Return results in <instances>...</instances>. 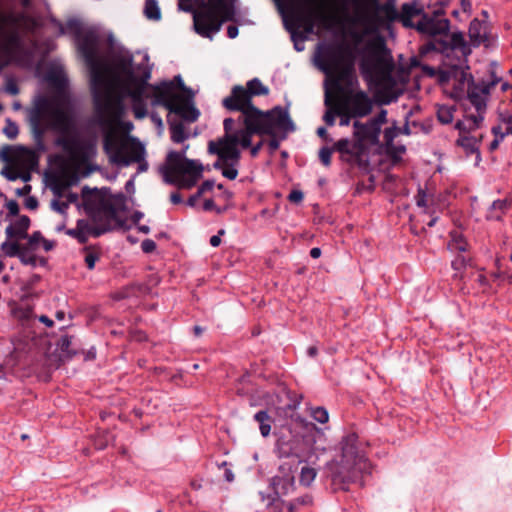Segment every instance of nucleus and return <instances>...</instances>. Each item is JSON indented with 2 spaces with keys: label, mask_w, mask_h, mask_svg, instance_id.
<instances>
[{
  "label": "nucleus",
  "mask_w": 512,
  "mask_h": 512,
  "mask_svg": "<svg viewBox=\"0 0 512 512\" xmlns=\"http://www.w3.org/2000/svg\"><path fill=\"white\" fill-rule=\"evenodd\" d=\"M58 34L74 36L77 48L85 60L90 74L97 115L102 124L112 125L123 113V101L131 99L135 118L144 119L148 115V105L163 106L188 121H196L199 111L177 92L179 88L187 91L181 76L173 81H164L158 85H149L151 70L148 57L142 63L134 65L132 56L127 52L111 54L114 47L112 34L94 27H84L78 20L71 19L66 25L55 22Z\"/></svg>",
  "instance_id": "1"
},
{
  "label": "nucleus",
  "mask_w": 512,
  "mask_h": 512,
  "mask_svg": "<svg viewBox=\"0 0 512 512\" xmlns=\"http://www.w3.org/2000/svg\"><path fill=\"white\" fill-rule=\"evenodd\" d=\"M225 135L208 143V151L217 155L214 168L221 171L229 180L236 179L241 153L239 146L248 148L254 134L274 136L278 133L293 132L295 126L287 109L275 107L267 113L257 110L248 114L245 119L236 124L235 119L226 118L223 122Z\"/></svg>",
  "instance_id": "2"
},
{
  "label": "nucleus",
  "mask_w": 512,
  "mask_h": 512,
  "mask_svg": "<svg viewBox=\"0 0 512 512\" xmlns=\"http://www.w3.org/2000/svg\"><path fill=\"white\" fill-rule=\"evenodd\" d=\"M469 68L463 65H444L437 72L433 68H427L430 75H437L438 81L445 89H450L451 97L469 101L462 120L456 123L459 137L456 140L458 147H461L467 155L477 154L479 158V144L483 137L480 128L483 124L487 100L490 90L501 81V78L491 75V80L475 83Z\"/></svg>",
  "instance_id": "3"
},
{
  "label": "nucleus",
  "mask_w": 512,
  "mask_h": 512,
  "mask_svg": "<svg viewBox=\"0 0 512 512\" xmlns=\"http://www.w3.org/2000/svg\"><path fill=\"white\" fill-rule=\"evenodd\" d=\"M29 119L37 137H42L47 131L57 134L55 145L63 150L73 165L87 164L96 156V140L82 135L74 117L59 101L45 97L38 99Z\"/></svg>",
  "instance_id": "4"
},
{
  "label": "nucleus",
  "mask_w": 512,
  "mask_h": 512,
  "mask_svg": "<svg viewBox=\"0 0 512 512\" xmlns=\"http://www.w3.org/2000/svg\"><path fill=\"white\" fill-rule=\"evenodd\" d=\"M41 26L32 0H0V71L13 62H26L27 46H36Z\"/></svg>",
  "instance_id": "5"
},
{
  "label": "nucleus",
  "mask_w": 512,
  "mask_h": 512,
  "mask_svg": "<svg viewBox=\"0 0 512 512\" xmlns=\"http://www.w3.org/2000/svg\"><path fill=\"white\" fill-rule=\"evenodd\" d=\"M125 204V196L122 193L112 194L110 189H95L85 198V208L93 217L96 226L78 222L75 229L68 231V234L76 238L80 243H85L90 235L98 237L108 231L121 227L122 221L118 211Z\"/></svg>",
  "instance_id": "6"
},
{
  "label": "nucleus",
  "mask_w": 512,
  "mask_h": 512,
  "mask_svg": "<svg viewBox=\"0 0 512 512\" xmlns=\"http://www.w3.org/2000/svg\"><path fill=\"white\" fill-rule=\"evenodd\" d=\"M353 6V21L360 25L365 33L378 30L384 20L399 21L404 27L415 28L413 19L423 15V7L416 1L404 3L397 11L395 0H350Z\"/></svg>",
  "instance_id": "7"
},
{
  "label": "nucleus",
  "mask_w": 512,
  "mask_h": 512,
  "mask_svg": "<svg viewBox=\"0 0 512 512\" xmlns=\"http://www.w3.org/2000/svg\"><path fill=\"white\" fill-rule=\"evenodd\" d=\"M360 72L368 84L377 91H388L395 85L392 75V57L381 37L369 39L359 51Z\"/></svg>",
  "instance_id": "8"
},
{
  "label": "nucleus",
  "mask_w": 512,
  "mask_h": 512,
  "mask_svg": "<svg viewBox=\"0 0 512 512\" xmlns=\"http://www.w3.org/2000/svg\"><path fill=\"white\" fill-rule=\"evenodd\" d=\"M355 59V49L346 43H322L315 55L317 66L331 78L332 86L338 91L342 83L353 84Z\"/></svg>",
  "instance_id": "9"
},
{
  "label": "nucleus",
  "mask_w": 512,
  "mask_h": 512,
  "mask_svg": "<svg viewBox=\"0 0 512 512\" xmlns=\"http://www.w3.org/2000/svg\"><path fill=\"white\" fill-rule=\"evenodd\" d=\"M357 441L358 437L355 433L346 435L341 441L339 458L328 464L335 489L346 490L350 483L359 479L360 475L370 473L371 465L364 453L358 449Z\"/></svg>",
  "instance_id": "10"
},
{
  "label": "nucleus",
  "mask_w": 512,
  "mask_h": 512,
  "mask_svg": "<svg viewBox=\"0 0 512 512\" xmlns=\"http://www.w3.org/2000/svg\"><path fill=\"white\" fill-rule=\"evenodd\" d=\"M103 146L111 164L128 167L136 163L137 174L148 170L146 148L137 138L109 129L104 135Z\"/></svg>",
  "instance_id": "11"
},
{
  "label": "nucleus",
  "mask_w": 512,
  "mask_h": 512,
  "mask_svg": "<svg viewBox=\"0 0 512 512\" xmlns=\"http://www.w3.org/2000/svg\"><path fill=\"white\" fill-rule=\"evenodd\" d=\"M186 145L181 151H170L165 163L159 167L163 180L178 188L189 189L202 177L203 166L197 160L186 158Z\"/></svg>",
  "instance_id": "12"
},
{
  "label": "nucleus",
  "mask_w": 512,
  "mask_h": 512,
  "mask_svg": "<svg viewBox=\"0 0 512 512\" xmlns=\"http://www.w3.org/2000/svg\"><path fill=\"white\" fill-rule=\"evenodd\" d=\"M268 93L265 87L258 78H254L247 82V87L236 85L232 88L231 94L222 100V105L229 111L240 112L236 124L247 117L248 114H253L258 109L252 104L251 99L253 96L266 95Z\"/></svg>",
  "instance_id": "13"
},
{
  "label": "nucleus",
  "mask_w": 512,
  "mask_h": 512,
  "mask_svg": "<svg viewBox=\"0 0 512 512\" xmlns=\"http://www.w3.org/2000/svg\"><path fill=\"white\" fill-rule=\"evenodd\" d=\"M387 122V111L381 109L380 112L366 123L355 121L353 123L354 138L358 139L364 148L377 145L380 142L381 127Z\"/></svg>",
  "instance_id": "14"
},
{
  "label": "nucleus",
  "mask_w": 512,
  "mask_h": 512,
  "mask_svg": "<svg viewBox=\"0 0 512 512\" xmlns=\"http://www.w3.org/2000/svg\"><path fill=\"white\" fill-rule=\"evenodd\" d=\"M448 0H435V4H439L438 8L433 10V15L423 14L417 22L415 29L421 34L427 36L446 35L450 29V21L440 17L444 14L443 8L447 5Z\"/></svg>",
  "instance_id": "15"
},
{
  "label": "nucleus",
  "mask_w": 512,
  "mask_h": 512,
  "mask_svg": "<svg viewBox=\"0 0 512 512\" xmlns=\"http://www.w3.org/2000/svg\"><path fill=\"white\" fill-rule=\"evenodd\" d=\"M340 104L343 106L344 111L352 115L353 118L366 117L373 109V100L362 90L347 91L344 93Z\"/></svg>",
  "instance_id": "16"
},
{
  "label": "nucleus",
  "mask_w": 512,
  "mask_h": 512,
  "mask_svg": "<svg viewBox=\"0 0 512 512\" xmlns=\"http://www.w3.org/2000/svg\"><path fill=\"white\" fill-rule=\"evenodd\" d=\"M279 8L282 10V0H275ZM293 3L304 13V20L306 23V30L312 32L313 22L315 19L326 20V14L322 8L314 7V0H293Z\"/></svg>",
  "instance_id": "17"
},
{
  "label": "nucleus",
  "mask_w": 512,
  "mask_h": 512,
  "mask_svg": "<svg viewBox=\"0 0 512 512\" xmlns=\"http://www.w3.org/2000/svg\"><path fill=\"white\" fill-rule=\"evenodd\" d=\"M30 226V219L26 215H21L13 223L6 227V236L8 240H22L28 237L27 231Z\"/></svg>",
  "instance_id": "18"
},
{
  "label": "nucleus",
  "mask_w": 512,
  "mask_h": 512,
  "mask_svg": "<svg viewBox=\"0 0 512 512\" xmlns=\"http://www.w3.org/2000/svg\"><path fill=\"white\" fill-rule=\"evenodd\" d=\"M334 149L342 155H348L352 158H360L365 151L362 143L356 138L354 140L340 139L334 144Z\"/></svg>",
  "instance_id": "19"
},
{
  "label": "nucleus",
  "mask_w": 512,
  "mask_h": 512,
  "mask_svg": "<svg viewBox=\"0 0 512 512\" xmlns=\"http://www.w3.org/2000/svg\"><path fill=\"white\" fill-rule=\"evenodd\" d=\"M275 493L279 496H287L295 490V479L291 474L275 476L272 480Z\"/></svg>",
  "instance_id": "20"
},
{
  "label": "nucleus",
  "mask_w": 512,
  "mask_h": 512,
  "mask_svg": "<svg viewBox=\"0 0 512 512\" xmlns=\"http://www.w3.org/2000/svg\"><path fill=\"white\" fill-rule=\"evenodd\" d=\"M487 23L474 19L469 26V37L474 46H478L487 40Z\"/></svg>",
  "instance_id": "21"
},
{
  "label": "nucleus",
  "mask_w": 512,
  "mask_h": 512,
  "mask_svg": "<svg viewBox=\"0 0 512 512\" xmlns=\"http://www.w3.org/2000/svg\"><path fill=\"white\" fill-rule=\"evenodd\" d=\"M492 134L501 135L503 138L512 135V115L509 112L499 113L498 123L492 127Z\"/></svg>",
  "instance_id": "22"
},
{
  "label": "nucleus",
  "mask_w": 512,
  "mask_h": 512,
  "mask_svg": "<svg viewBox=\"0 0 512 512\" xmlns=\"http://www.w3.org/2000/svg\"><path fill=\"white\" fill-rule=\"evenodd\" d=\"M312 504V497L309 494H305L298 497L290 502L279 501L274 505L280 509V512H295L300 506H309Z\"/></svg>",
  "instance_id": "23"
},
{
  "label": "nucleus",
  "mask_w": 512,
  "mask_h": 512,
  "mask_svg": "<svg viewBox=\"0 0 512 512\" xmlns=\"http://www.w3.org/2000/svg\"><path fill=\"white\" fill-rule=\"evenodd\" d=\"M467 241L459 231H452L450 233V241L448 242V249L451 252H465L467 251Z\"/></svg>",
  "instance_id": "24"
},
{
  "label": "nucleus",
  "mask_w": 512,
  "mask_h": 512,
  "mask_svg": "<svg viewBox=\"0 0 512 512\" xmlns=\"http://www.w3.org/2000/svg\"><path fill=\"white\" fill-rule=\"evenodd\" d=\"M254 420L259 423L261 435L267 437L271 431V417L265 410H261L254 415Z\"/></svg>",
  "instance_id": "25"
},
{
  "label": "nucleus",
  "mask_w": 512,
  "mask_h": 512,
  "mask_svg": "<svg viewBox=\"0 0 512 512\" xmlns=\"http://www.w3.org/2000/svg\"><path fill=\"white\" fill-rule=\"evenodd\" d=\"M143 13L147 19L159 21L161 19V10L157 0H146Z\"/></svg>",
  "instance_id": "26"
},
{
  "label": "nucleus",
  "mask_w": 512,
  "mask_h": 512,
  "mask_svg": "<svg viewBox=\"0 0 512 512\" xmlns=\"http://www.w3.org/2000/svg\"><path fill=\"white\" fill-rule=\"evenodd\" d=\"M450 46L453 50H459L463 55L469 52V48L461 32H454L450 36Z\"/></svg>",
  "instance_id": "27"
},
{
  "label": "nucleus",
  "mask_w": 512,
  "mask_h": 512,
  "mask_svg": "<svg viewBox=\"0 0 512 512\" xmlns=\"http://www.w3.org/2000/svg\"><path fill=\"white\" fill-rule=\"evenodd\" d=\"M454 112L453 105H441L437 109V118L442 124H449L454 119Z\"/></svg>",
  "instance_id": "28"
},
{
  "label": "nucleus",
  "mask_w": 512,
  "mask_h": 512,
  "mask_svg": "<svg viewBox=\"0 0 512 512\" xmlns=\"http://www.w3.org/2000/svg\"><path fill=\"white\" fill-rule=\"evenodd\" d=\"M170 132L171 140L174 143H183L188 138V134L186 133L185 127L182 123H171Z\"/></svg>",
  "instance_id": "29"
},
{
  "label": "nucleus",
  "mask_w": 512,
  "mask_h": 512,
  "mask_svg": "<svg viewBox=\"0 0 512 512\" xmlns=\"http://www.w3.org/2000/svg\"><path fill=\"white\" fill-rule=\"evenodd\" d=\"M317 475V471L309 466H303L301 468L299 482L303 486H310L312 482L315 480Z\"/></svg>",
  "instance_id": "30"
},
{
  "label": "nucleus",
  "mask_w": 512,
  "mask_h": 512,
  "mask_svg": "<svg viewBox=\"0 0 512 512\" xmlns=\"http://www.w3.org/2000/svg\"><path fill=\"white\" fill-rule=\"evenodd\" d=\"M0 174L9 181H15L20 177H22L24 181H27L30 178L29 175H21V173L14 166L4 167Z\"/></svg>",
  "instance_id": "31"
},
{
  "label": "nucleus",
  "mask_w": 512,
  "mask_h": 512,
  "mask_svg": "<svg viewBox=\"0 0 512 512\" xmlns=\"http://www.w3.org/2000/svg\"><path fill=\"white\" fill-rule=\"evenodd\" d=\"M399 129L395 125L391 127H387L383 131V142L382 145H385L386 147H390L393 143V140L398 136Z\"/></svg>",
  "instance_id": "32"
},
{
  "label": "nucleus",
  "mask_w": 512,
  "mask_h": 512,
  "mask_svg": "<svg viewBox=\"0 0 512 512\" xmlns=\"http://www.w3.org/2000/svg\"><path fill=\"white\" fill-rule=\"evenodd\" d=\"M310 415L313 419L321 424L328 422L329 414L324 407H314L310 409Z\"/></svg>",
  "instance_id": "33"
},
{
  "label": "nucleus",
  "mask_w": 512,
  "mask_h": 512,
  "mask_svg": "<svg viewBox=\"0 0 512 512\" xmlns=\"http://www.w3.org/2000/svg\"><path fill=\"white\" fill-rule=\"evenodd\" d=\"M16 241H6L2 244V249L8 256H20L23 252L21 251L20 245Z\"/></svg>",
  "instance_id": "34"
},
{
  "label": "nucleus",
  "mask_w": 512,
  "mask_h": 512,
  "mask_svg": "<svg viewBox=\"0 0 512 512\" xmlns=\"http://www.w3.org/2000/svg\"><path fill=\"white\" fill-rule=\"evenodd\" d=\"M3 133L9 138V139H15L19 133V129L16 123L11 121L10 119L6 120V125L3 128Z\"/></svg>",
  "instance_id": "35"
},
{
  "label": "nucleus",
  "mask_w": 512,
  "mask_h": 512,
  "mask_svg": "<svg viewBox=\"0 0 512 512\" xmlns=\"http://www.w3.org/2000/svg\"><path fill=\"white\" fill-rule=\"evenodd\" d=\"M415 200L418 207H428L430 202H432V197L420 188L415 196Z\"/></svg>",
  "instance_id": "36"
},
{
  "label": "nucleus",
  "mask_w": 512,
  "mask_h": 512,
  "mask_svg": "<svg viewBox=\"0 0 512 512\" xmlns=\"http://www.w3.org/2000/svg\"><path fill=\"white\" fill-rule=\"evenodd\" d=\"M333 151H336L334 149V146L332 148L322 147L319 150V159L324 166L327 167L331 164V156H332Z\"/></svg>",
  "instance_id": "37"
},
{
  "label": "nucleus",
  "mask_w": 512,
  "mask_h": 512,
  "mask_svg": "<svg viewBox=\"0 0 512 512\" xmlns=\"http://www.w3.org/2000/svg\"><path fill=\"white\" fill-rule=\"evenodd\" d=\"M99 259V255L96 251L87 249L85 252V264L88 269L92 270L95 267L96 262Z\"/></svg>",
  "instance_id": "38"
},
{
  "label": "nucleus",
  "mask_w": 512,
  "mask_h": 512,
  "mask_svg": "<svg viewBox=\"0 0 512 512\" xmlns=\"http://www.w3.org/2000/svg\"><path fill=\"white\" fill-rule=\"evenodd\" d=\"M337 115L340 117V126H348L350 124L351 118H353L352 115L344 111L343 106L340 103L337 106Z\"/></svg>",
  "instance_id": "39"
},
{
  "label": "nucleus",
  "mask_w": 512,
  "mask_h": 512,
  "mask_svg": "<svg viewBox=\"0 0 512 512\" xmlns=\"http://www.w3.org/2000/svg\"><path fill=\"white\" fill-rule=\"evenodd\" d=\"M336 116H338L337 115V106L335 108L328 109L323 116V120L325 121V123L327 125L332 126V125H334Z\"/></svg>",
  "instance_id": "40"
},
{
  "label": "nucleus",
  "mask_w": 512,
  "mask_h": 512,
  "mask_svg": "<svg viewBox=\"0 0 512 512\" xmlns=\"http://www.w3.org/2000/svg\"><path fill=\"white\" fill-rule=\"evenodd\" d=\"M203 209L205 211H211V210H215L216 213L218 214H221L223 213L225 210H226V207L224 208H219L215 205V202L213 199H206L203 203Z\"/></svg>",
  "instance_id": "41"
},
{
  "label": "nucleus",
  "mask_w": 512,
  "mask_h": 512,
  "mask_svg": "<svg viewBox=\"0 0 512 512\" xmlns=\"http://www.w3.org/2000/svg\"><path fill=\"white\" fill-rule=\"evenodd\" d=\"M48 80L53 83V84H56V85H63L65 79H64V76L62 75V73L60 72H57V71H52L48 74Z\"/></svg>",
  "instance_id": "42"
},
{
  "label": "nucleus",
  "mask_w": 512,
  "mask_h": 512,
  "mask_svg": "<svg viewBox=\"0 0 512 512\" xmlns=\"http://www.w3.org/2000/svg\"><path fill=\"white\" fill-rule=\"evenodd\" d=\"M28 243L31 247H37L44 240L42 234L39 231L33 232L31 236L27 237Z\"/></svg>",
  "instance_id": "43"
},
{
  "label": "nucleus",
  "mask_w": 512,
  "mask_h": 512,
  "mask_svg": "<svg viewBox=\"0 0 512 512\" xmlns=\"http://www.w3.org/2000/svg\"><path fill=\"white\" fill-rule=\"evenodd\" d=\"M141 249L144 253H152L156 249V243L151 239H145L141 243Z\"/></svg>",
  "instance_id": "44"
},
{
  "label": "nucleus",
  "mask_w": 512,
  "mask_h": 512,
  "mask_svg": "<svg viewBox=\"0 0 512 512\" xmlns=\"http://www.w3.org/2000/svg\"><path fill=\"white\" fill-rule=\"evenodd\" d=\"M51 206L53 208V210L57 211L58 213H65L66 210L68 209V203L66 202H62V201H58V200H53L51 202Z\"/></svg>",
  "instance_id": "45"
},
{
  "label": "nucleus",
  "mask_w": 512,
  "mask_h": 512,
  "mask_svg": "<svg viewBox=\"0 0 512 512\" xmlns=\"http://www.w3.org/2000/svg\"><path fill=\"white\" fill-rule=\"evenodd\" d=\"M304 198V194L300 190H292L288 196V199L292 203H300Z\"/></svg>",
  "instance_id": "46"
},
{
  "label": "nucleus",
  "mask_w": 512,
  "mask_h": 512,
  "mask_svg": "<svg viewBox=\"0 0 512 512\" xmlns=\"http://www.w3.org/2000/svg\"><path fill=\"white\" fill-rule=\"evenodd\" d=\"M6 208L11 216H16L19 212V205L15 200L7 201Z\"/></svg>",
  "instance_id": "47"
},
{
  "label": "nucleus",
  "mask_w": 512,
  "mask_h": 512,
  "mask_svg": "<svg viewBox=\"0 0 512 512\" xmlns=\"http://www.w3.org/2000/svg\"><path fill=\"white\" fill-rule=\"evenodd\" d=\"M214 187V182L211 180H207L201 184V186L198 188L197 196H201L207 191L212 190Z\"/></svg>",
  "instance_id": "48"
},
{
  "label": "nucleus",
  "mask_w": 512,
  "mask_h": 512,
  "mask_svg": "<svg viewBox=\"0 0 512 512\" xmlns=\"http://www.w3.org/2000/svg\"><path fill=\"white\" fill-rule=\"evenodd\" d=\"M466 263H467V259L464 256L460 255L455 260L452 261V266L456 270H458V269L465 267Z\"/></svg>",
  "instance_id": "49"
},
{
  "label": "nucleus",
  "mask_w": 512,
  "mask_h": 512,
  "mask_svg": "<svg viewBox=\"0 0 512 512\" xmlns=\"http://www.w3.org/2000/svg\"><path fill=\"white\" fill-rule=\"evenodd\" d=\"M24 204L27 209L35 210L38 207V200L33 196H29L25 199Z\"/></svg>",
  "instance_id": "50"
},
{
  "label": "nucleus",
  "mask_w": 512,
  "mask_h": 512,
  "mask_svg": "<svg viewBox=\"0 0 512 512\" xmlns=\"http://www.w3.org/2000/svg\"><path fill=\"white\" fill-rule=\"evenodd\" d=\"M5 90L7 93L11 94V95H17L19 93V89H18V86L15 82L13 81H9L7 84H6V87H5Z\"/></svg>",
  "instance_id": "51"
},
{
  "label": "nucleus",
  "mask_w": 512,
  "mask_h": 512,
  "mask_svg": "<svg viewBox=\"0 0 512 512\" xmlns=\"http://www.w3.org/2000/svg\"><path fill=\"white\" fill-rule=\"evenodd\" d=\"M504 140L501 135H494V139L489 144V150L494 151L499 147V144Z\"/></svg>",
  "instance_id": "52"
},
{
  "label": "nucleus",
  "mask_w": 512,
  "mask_h": 512,
  "mask_svg": "<svg viewBox=\"0 0 512 512\" xmlns=\"http://www.w3.org/2000/svg\"><path fill=\"white\" fill-rule=\"evenodd\" d=\"M16 315L22 320H29L32 315V311L28 308L25 310L20 309L16 311Z\"/></svg>",
  "instance_id": "53"
},
{
  "label": "nucleus",
  "mask_w": 512,
  "mask_h": 512,
  "mask_svg": "<svg viewBox=\"0 0 512 512\" xmlns=\"http://www.w3.org/2000/svg\"><path fill=\"white\" fill-rule=\"evenodd\" d=\"M150 118L152 120V122L160 129L163 128V121H162V118L159 116V114L155 113V112H152L150 114Z\"/></svg>",
  "instance_id": "54"
},
{
  "label": "nucleus",
  "mask_w": 512,
  "mask_h": 512,
  "mask_svg": "<svg viewBox=\"0 0 512 512\" xmlns=\"http://www.w3.org/2000/svg\"><path fill=\"white\" fill-rule=\"evenodd\" d=\"M71 340L72 338L69 337V336H63L61 339H60V347L62 350H66V351H69V346L71 344Z\"/></svg>",
  "instance_id": "55"
},
{
  "label": "nucleus",
  "mask_w": 512,
  "mask_h": 512,
  "mask_svg": "<svg viewBox=\"0 0 512 512\" xmlns=\"http://www.w3.org/2000/svg\"><path fill=\"white\" fill-rule=\"evenodd\" d=\"M19 257L24 264L35 265L36 263V260L33 256H28L24 252H22Z\"/></svg>",
  "instance_id": "56"
},
{
  "label": "nucleus",
  "mask_w": 512,
  "mask_h": 512,
  "mask_svg": "<svg viewBox=\"0 0 512 512\" xmlns=\"http://www.w3.org/2000/svg\"><path fill=\"white\" fill-rule=\"evenodd\" d=\"M239 30L238 27L235 25H230L227 28V35L229 38L234 39L238 36Z\"/></svg>",
  "instance_id": "57"
},
{
  "label": "nucleus",
  "mask_w": 512,
  "mask_h": 512,
  "mask_svg": "<svg viewBox=\"0 0 512 512\" xmlns=\"http://www.w3.org/2000/svg\"><path fill=\"white\" fill-rule=\"evenodd\" d=\"M30 191H31V186L25 185L22 188L17 189L16 194L19 196H25V195L29 194Z\"/></svg>",
  "instance_id": "58"
},
{
  "label": "nucleus",
  "mask_w": 512,
  "mask_h": 512,
  "mask_svg": "<svg viewBox=\"0 0 512 512\" xmlns=\"http://www.w3.org/2000/svg\"><path fill=\"white\" fill-rule=\"evenodd\" d=\"M262 145H263V142L260 141L259 143H257L256 145L252 146L251 149H250V153L253 157L257 156L260 149L262 148Z\"/></svg>",
  "instance_id": "59"
},
{
  "label": "nucleus",
  "mask_w": 512,
  "mask_h": 512,
  "mask_svg": "<svg viewBox=\"0 0 512 512\" xmlns=\"http://www.w3.org/2000/svg\"><path fill=\"white\" fill-rule=\"evenodd\" d=\"M41 244H42L43 249H44L45 251H50V250H52V249H53V247H54V242H52V241H50V240H47V239H45V238H44V240L42 241V243H41Z\"/></svg>",
  "instance_id": "60"
},
{
  "label": "nucleus",
  "mask_w": 512,
  "mask_h": 512,
  "mask_svg": "<svg viewBox=\"0 0 512 512\" xmlns=\"http://www.w3.org/2000/svg\"><path fill=\"white\" fill-rule=\"evenodd\" d=\"M170 200L173 204H180L182 202V197L179 193H172Z\"/></svg>",
  "instance_id": "61"
},
{
  "label": "nucleus",
  "mask_w": 512,
  "mask_h": 512,
  "mask_svg": "<svg viewBox=\"0 0 512 512\" xmlns=\"http://www.w3.org/2000/svg\"><path fill=\"white\" fill-rule=\"evenodd\" d=\"M221 243V238L219 237V235H213L211 238H210V244L211 246L213 247H218Z\"/></svg>",
  "instance_id": "62"
},
{
  "label": "nucleus",
  "mask_w": 512,
  "mask_h": 512,
  "mask_svg": "<svg viewBox=\"0 0 512 512\" xmlns=\"http://www.w3.org/2000/svg\"><path fill=\"white\" fill-rule=\"evenodd\" d=\"M39 321L44 323L47 327H51L53 325V321L46 315H41L39 317Z\"/></svg>",
  "instance_id": "63"
},
{
  "label": "nucleus",
  "mask_w": 512,
  "mask_h": 512,
  "mask_svg": "<svg viewBox=\"0 0 512 512\" xmlns=\"http://www.w3.org/2000/svg\"><path fill=\"white\" fill-rule=\"evenodd\" d=\"M310 256L314 259L319 258L321 256V249L318 247H314L310 250Z\"/></svg>",
  "instance_id": "64"
}]
</instances>
